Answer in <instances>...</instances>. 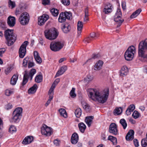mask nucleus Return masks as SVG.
<instances>
[{
    "label": "nucleus",
    "mask_w": 147,
    "mask_h": 147,
    "mask_svg": "<svg viewBox=\"0 0 147 147\" xmlns=\"http://www.w3.org/2000/svg\"><path fill=\"white\" fill-rule=\"evenodd\" d=\"M8 2L9 6L11 7V9H13L16 7V3L15 2L11 0H9Z\"/></svg>",
    "instance_id": "nucleus-48"
},
{
    "label": "nucleus",
    "mask_w": 147,
    "mask_h": 147,
    "mask_svg": "<svg viewBox=\"0 0 147 147\" xmlns=\"http://www.w3.org/2000/svg\"><path fill=\"white\" fill-rule=\"evenodd\" d=\"M122 16V13L120 9H118L115 13V14L114 16H118L120 17H121Z\"/></svg>",
    "instance_id": "nucleus-49"
},
{
    "label": "nucleus",
    "mask_w": 147,
    "mask_h": 147,
    "mask_svg": "<svg viewBox=\"0 0 147 147\" xmlns=\"http://www.w3.org/2000/svg\"><path fill=\"white\" fill-rule=\"evenodd\" d=\"M108 140L112 142L113 144L115 145L117 143V139L115 137L111 136H109L108 137Z\"/></svg>",
    "instance_id": "nucleus-38"
},
{
    "label": "nucleus",
    "mask_w": 147,
    "mask_h": 147,
    "mask_svg": "<svg viewBox=\"0 0 147 147\" xmlns=\"http://www.w3.org/2000/svg\"><path fill=\"white\" fill-rule=\"evenodd\" d=\"M138 56L143 58H147V38L141 41L138 48Z\"/></svg>",
    "instance_id": "nucleus-2"
},
{
    "label": "nucleus",
    "mask_w": 147,
    "mask_h": 147,
    "mask_svg": "<svg viewBox=\"0 0 147 147\" xmlns=\"http://www.w3.org/2000/svg\"><path fill=\"white\" fill-rule=\"evenodd\" d=\"M38 87L36 84H35L28 90V92L29 94H34L36 92Z\"/></svg>",
    "instance_id": "nucleus-26"
},
{
    "label": "nucleus",
    "mask_w": 147,
    "mask_h": 147,
    "mask_svg": "<svg viewBox=\"0 0 147 147\" xmlns=\"http://www.w3.org/2000/svg\"><path fill=\"white\" fill-rule=\"evenodd\" d=\"M114 20L116 22L118 23V24L117 25V27L120 26L122 23L124 21V20L122 19L121 17H119L116 16H114Z\"/></svg>",
    "instance_id": "nucleus-28"
},
{
    "label": "nucleus",
    "mask_w": 147,
    "mask_h": 147,
    "mask_svg": "<svg viewBox=\"0 0 147 147\" xmlns=\"http://www.w3.org/2000/svg\"><path fill=\"white\" fill-rule=\"evenodd\" d=\"M93 119L94 117L92 116H88L86 117L85 122L89 127L90 126Z\"/></svg>",
    "instance_id": "nucleus-25"
},
{
    "label": "nucleus",
    "mask_w": 147,
    "mask_h": 147,
    "mask_svg": "<svg viewBox=\"0 0 147 147\" xmlns=\"http://www.w3.org/2000/svg\"><path fill=\"white\" fill-rule=\"evenodd\" d=\"M140 115V113L136 111H134L132 115V116L135 119L138 118Z\"/></svg>",
    "instance_id": "nucleus-46"
},
{
    "label": "nucleus",
    "mask_w": 147,
    "mask_h": 147,
    "mask_svg": "<svg viewBox=\"0 0 147 147\" xmlns=\"http://www.w3.org/2000/svg\"><path fill=\"white\" fill-rule=\"evenodd\" d=\"M135 109V106L134 105L132 104L130 105L126 111V114L127 115L131 114Z\"/></svg>",
    "instance_id": "nucleus-27"
},
{
    "label": "nucleus",
    "mask_w": 147,
    "mask_h": 147,
    "mask_svg": "<svg viewBox=\"0 0 147 147\" xmlns=\"http://www.w3.org/2000/svg\"><path fill=\"white\" fill-rule=\"evenodd\" d=\"M134 144L136 147H138L139 146V143L138 140L136 139H134Z\"/></svg>",
    "instance_id": "nucleus-61"
},
{
    "label": "nucleus",
    "mask_w": 147,
    "mask_h": 147,
    "mask_svg": "<svg viewBox=\"0 0 147 147\" xmlns=\"http://www.w3.org/2000/svg\"><path fill=\"white\" fill-rule=\"evenodd\" d=\"M55 87H52V86L50 89H49V92L48 93V94L51 95V94H53V90Z\"/></svg>",
    "instance_id": "nucleus-55"
},
{
    "label": "nucleus",
    "mask_w": 147,
    "mask_h": 147,
    "mask_svg": "<svg viewBox=\"0 0 147 147\" xmlns=\"http://www.w3.org/2000/svg\"><path fill=\"white\" fill-rule=\"evenodd\" d=\"M109 131V132L114 135H116L118 134L117 126L115 123H112L110 124Z\"/></svg>",
    "instance_id": "nucleus-14"
},
{
    "label": "nucleus",
    "mask_w": 147,
    "mask_h": 147,
    "mask_svg": "<svg viewBox=\"0 0 147 147\" xmlns=\"http://www.w3.org/2000/svg\"><path fill=\"white\" fill-rule=\"evenodd\" d=\"M134 131L133 130L131 129L127 133L125 137L127 141L132 140L134 138Z\"/></svg>",
    "instance_id": "nucleus-16"
},
{
    "label": "nucleus",
    "mask_w": 147,
    "mask_h": 147,
    "mask_svg": "<svg viewBox=\"0 0 147 147\" xmlns=\"http://www.w3.org/2000/svg\"><path fill=\"white\" fill-rule=\"evenodd\" d=\"M60 115L66 118L67 117V114L65 110L64 109H60L59 110Z\"/></svg>",
    "instance_id": "nucleus-34"
},
{
    "label": "nucleus",
    "mask_w": 147,
    "mask_h": 147,
    "mask_svg": "<svg viewBox=\"0 0 147 147\" xmlns=\"http://www.w3.org/2000/svg\"><path fill=\"white\" fill-rule=\"evenodd\" d=\"M42 80V76L40 73L38 75H37L35 78V81L37 83L41 82Z\"/></svg>",
    "instance_id": "nucleus-37"
},
{
    "label": "nucleus",
    "mask_w": 147,
    "mask_h": 147,
    "mask_svg": "<svg viewBox=\"0 0 147 147\" xmlns=\"http://www.w3.org/2000/svg\"><path fill=\"white\" fill-rule=\"evenodd\" d=\"M4 36L6 39L7 44L8 46L12 45L16 40L17 36L13 33V30L7 29L4 32Z\"/></svg>",
    "instance_id": "nucleus-3"
},
{
    "label": "nucleus",
    "mask_w": 147,
    "mask_h": 147,
    "mask_svg": "<svg viewBox=\"0 0 147 147\" xmlns=\"http://www.w3.org/2000/svg\"><path fill=\"white\" fill-rule=\"evenodd\" d=\"M135 53V48L134 46H131L129 47L125 53L124 57L125 60L127 61L132 60Z\"/></svg>",
    "instance_id": "nucleus-5"
},
{
    "label": "nucleus",
    "mask_w": 147,
    "mask_h": 147,
    "mask_svg": "<svg viewBox=\"0 0 147 147\" xmlns=\"http://www.w3.org/2000/svg\"><path fill=\"white\" fill-rule=\"evenodd\" d=\"M120 123L123 126V128L125 129L127 125V123L125 120L123 119H121L119 121Z\"/></svg>",
    "instance_id": "nucleus-44"
},
{
    "label": "nucleus",
    "mask_w": 147,
    "mask_h": 147,
    "mask_svg": "<svg viewBox=\"0 0 147 147\" xmlns=\"http://www.w3.org/2000/svg\"><path fill=\"white\" fill-rule=\"evenodd\" d=\"M34 66V63L33 62H31V61H29L28 65V68H30Z\"/></svg>",
    "instance_id": "nucleus-58"
},
{
    "label": "nucleus",
    "mask_w": 147,
    "mask_h": 147,
    "mask_svg": "<svg viewBox=\"0 0 147 147\" xmlns=\"http://www.w3.org/2000/svg\"><path fill=\"white\" fill-rule=\"evenodd\" d=\"M79 139L78 136L76 133H74L71 137V142L73 144H76L78 142Z\"/></svg>",
    "instance_id": "nucleus-17"
},
{
    "label": "nucleus",
    "mask_w": 147,
    "mask_h": 147,
    "mask_svg": "<svg viewBox=\"0 0 147 147\" xmlns=\"http://www.w3.org/2000/svg\"><path fill=\"white\" fill-rule=\"evenodd\" d=\"M58 34V32L55 28L46 30L45 31V35L46 38L51 40L56 38Z\"/></svg>",
    "instance_id": "nucleus-4"
},
{
    "label": "nucleus",
    "mask_w": 147,
    "mask_h": 147,
    "mask_svg": "<svg viewBox=\"0 0 147 147\" xmlns=\"http://www.w3.org/2000/svg\"><path fill=\"white\" fill-rule=\"evenodd\" d=\"M50 0H42V4L45 5H48L50 3Z\"/></svg>",
    "instance_id": "nucleus-54"
},
{
    "label": "nucleus",
    "mask_w": 147,
    "mask_h": 147,
    "mask_svg": "<svg viewBox=\"0 0 147 147\" xmlns=\"http://www.w3.org/2000/svg\"><path fill=\"white\" fill-rule=\"evenodd\" d=\"M30 59L32 60L33 58L32 57H27L24 59L23 62V65L24 67H27V63L28 62H29V61H30L29 60Z\"/></svg>",
    "instance_id": "nucleus-33"
},
{
    "label": "nucleus",
    "mask_w": 147,
    "mask_h": 147,
    "mask_svg": "<svg viewBox=\"0 0 147 147\" xmlns=\"http://www.w3.org/2000/svg\"><path fill=\"white\" fill-rule=\"evenodd\" d=\"M11 68H8L6 69L5 70V73L6 74H8L11 71Z\"/></svg>",
    "instance_id": "nucleus-63"
},
{
    "label": "nucleus",
    "mask_w": 147,
    "mask_h": 147,
    "mask_svg": "<svg viewBox=\"0 0 147 147\" xmlns=\"http://www.w3.org/2000/svg\"><path fill=\"white\" fill-rule=\"evenodd\" d=\"M87 94L89 98L93 100H96L102 103H104L107 100L109 95L108 89H106L100 92L96 89L89 88L87 90Z\"/></svg>",
    "instance_id": "nucleus-1"
},
{
    "label": "nucleus",
    "mask_w": 147,
    "mask_h": 147,
    "mask_svg": "<svg viewBox=\"0 0 147 147\" xmlns=\"http://www.w3.org/2000/svg\"><path fill=\"white\" fill-rule=\"evenodd\" d=\"M33 140V137L32 136H28L26 137L23 140L22 143L24 144H27L31 143Z\"/></svg>",
    "instance_id": "nucleus-22"
},
{
    "label": "nucleus",
    "mask_w": 147,
    "mask_h": 147,
    "mask_svg": "<svg viewBox=\"0 0 147 147\" xmlns=\"http://www.w3.org/2000/svg\"><path fill=\"white\" fill-rule=\"evenodd\" d=\"M122 109L121 107L116 108L114 110L115 115H119L121 114L122 112Z\"/></svg>",
    "instance_id": "nucleus-43"
},
{
    "label": "nucleus",
    "mask_w": 147,
    "mask_h": 147,
    "mask_svg": "<svg viewBox=\"0 0 147 147\" xmlns=\"http://www.w3.org/2000/svg\"><path fill=\"white\" fill-rule=\"evenodd\" d=\"M90 37H88L85 38L84 42L85 43H89L93 40L99 37V34L98 33H95L93 32L91 33L90 34Z\"/></svg>",
    "instance_id": "nucleus-12"
},
{
    "label": "nucleus",
    "mask_w": 147,
    "mask_h": 147,
    "mask_svg": "<svg viewBox=\"0 0 147 147\" xmlns=\"http://www.w3.org/2000/svg\"><path fill=\"white\" fill-rule=\"evenodd\" d=\"M5 11V8L0 7V16H1L4 14Z\"/></svg>",
    "instance_id": "nucleus-60"
},
{
    "label": "nucleus",
    "mask_w": 147,
    "mask_h": 147,
    "mask_svg": "<svg viewBox=\"0 0 147 147\" xmlns=\"http://www.w3.org/2000/svg\"><path fill=\"white\" fill-rule=\"evenodd\" d=\"M42 134L47 136H49L52 134V129L45 124H43L41 127Z\"/></svg>",
    "instance_id": "nucleus-11"
},
{
    "label": "nucleus",
    "mask_w": 147,
    "mask_h": 147,
    "mask_svg": "<svg viewBox=\"0 0 147 147\" xmlns=\"http://www.w3.org/2000/svg\"><path fill=\"white\" fill-rule=\"evenodd\" d=\"M142 11L141 9H139L136 10L135 12L137 15H138Z\"/></svg>",
    "instance_id": "nucleus-64"
},
{
    "label": "nucleus",
    "mask_w": 147,
    "mask_h": 147,
    "mask_svg": "<svg viewBox=\"0 0 147 147\" xmlns=\"http://www.w3.org/2000/svg\"><path fill=\"white\" fill-rule=\"evenodd\" d=\"M112 5L109 3L105 7L104 9L103 12H104L105 14H108L112 11Z\"/></svg>",
    "instance_id": "nucleus-29"
},
{
    "label": "nucleus",
    "mask_w": 147,
    "mask_h": 147,
    "mask_svg": "<svg viewBox=\"0 0 147 147\" xmlns=\"http://www.w3.org/2000/svg\"><path fill=\"white\" fill-rule=\"evenodd\" d=\"M34 56L35 60L37 63L40 64L42 63V59L40 57L39 54L37 51H34Z\"/></svg>",
    "instance_id": "nucleus-21"
},
{
    "label": "nucleus",
    "mask_w": 147,
    "mask_h": 147,
    "mask_svg": "<svg viewBox=\"0 0 147 147\" xmlns=\"http://www.w3.org/2000/svg\"><path fill=\"white\" fill-rule=\"evenodd\" d=\"M36 72V70L34 69H31L28 74L27 72L26 71H25L22 82V85L24 86L26 83L28 81V78L30 77V80H31L32 79L33 76L35 74Z\"/></svg>",
    "instance_id": "nucleus-8"
},
{
    "label": "nucleus",
    "mask_w": 147,
    "mask_h": 147,
    "mask_svg": "<svg viewBox=\"0 0 147 147\" xmlns=\"http://www.w3.org/2000/svg\"><path fill=\"white\" fill-rule=\"evenodd\" d=\"M51 14L54 16H57L59 14V11L58 9L55 8H52L51 10Z\"/></svg>",
    "instance_id": "nucleus-41"
},
{
    "label": "nucleus",
    "mask_w": 147,
    "mask_h": 147,
    "mask_svg": "<svg viewBox=\"0 0 147 147\" xmlns=\"http://www.w3.org/2000/svg\"><path fill=\"white\" fill-rule=\"evenodd\" d=\"M61 2L64 5H68L70 4L69 0H62Z\"/></svg>",
    "instance_id": "nucleus-52"
},
{
    "label": "nucleus",
    "mask_w": 147,
    "mask_h": 147,
    "mask_svg": "<svg viewBox=\"0 0 147 147\" xmlns=\"http://www.w3.org/2000/svg\"><path fill=\"white\" fill-rule=\"evenodd\" d=\"M75 114L77 117L79 118L82 114V110L80 108H77L75 111Z\"/></svg>",
    "instance_id": "nucleus-40"
},
{
    "label": "nucleus",
    "mask_w": 147,
    "mask_h": 147,
    "mask_svg": "<svg viewBox=\"0 0 147 147\" xmlns=\"http://www.w3.org/2000/svg\"><path fill=\"white\" fill-rule=\"evenodd\" d=\"M5 93L6 96H9L13 93V92L9 90H6Z\"/></svg>",
    "instance_id": "nucleus-53"
},
{
    "label": "nucleus",
    "mask_w": 147,
    "mask_h": 147,
    "mask_svg": "<svg viewBox=\"0 0 147 147\" xmlns=\"http://www.w3.org/2000/svg\"><path fill=\"white\" fill-rule=\"evenodd\" d=\"M60 79L59 78H58L56 79L53 83L52 84V87H55L56 86L57 84L58 83L60 82Z\"/></svg>",
    "instance_id": "nucleus-51"
},
{
    "label": "nucleus",
    "mask_w": 147,
    "mask_h": 147,
    "mask_svg": "<svg viewBox=\"0 0 147 147\" xmlns=\"http://www.w3.org/2000/svg\"><path fill=\"white\" fill-rule=\"evenodd\" d=\"M12 107V105L11 103H9L6 105V108L7 110H8L11 109Z\"/></svg>",
    "instance_id": "nucleus-59"
},
{
    "label": "nucleus",
    "mask_w": 147,
    "mask_h": 147,
    "mask_svg": "<svg viewBox=\"0 0 147 147\" xmlns=\"http://www.w3.org/2000/svg\"><path fill=\"white\" fill-rule=\"evenodd\" d=\"M16 129L15 127L13 125H11L10 126L9 129V131L13 133V132H16Z\"/></svg>",
    "instance_id": "nucleus-50"
},
{
    "label": "nucleus",
    "mask_w": 147,
    "mask_h": 147,
    "mask_svg": "<svg viewBox=\"0 0 147 147\" xmlns=\"http://www.w3.org/2000/svg\"><path fill=\"white\" fill-rule=\"evenodd\" d=\"M78 126L80 131L82 133H84L86 128V126L83 123L81 122L78 124Z\"/></svg>",
    "instance_id": "nucleus-30"
},
{
    "label": "nucleus",
    "mask_w": 147,
    "mask_h": 147,
    "mask_svg": "<svg viewBox=\"0 0 147 147\" xmlns=\"http://www.w3.org/2000/svg\"><path fill=\"white\" fill-rule=\"evenodd\" d=\"M66 19L63 12L61 13L58 19L59 22L60 23L64 22L65 21Z\"/></svg>",
    "instance_id": "nucleus-32"
},
{
    "label": "nucleus",
    "mask_w": 147,
    "mask_h": 147,
    "mask_svg": "<svg viewBox=\"0 0 147 147\" xmlns=\"http://www.w3.org/2000/svg\"><path fill=\"white\" fill-rule=\"evenodd\" d=\"M128 71L127 67L125 66H123L120 71V75L121 76H123L126 75L128 73Z\"/></svg>",
    "instance_id": "nucleus-23"
},
{
    "label": "nucleus",
    "mask_w": 147,
    "mask_h": 147,
    "mask_svg": "<svg viewBox=\"0 0 147 147\" xmlns=\"http://www.w3.org/2000/svg\"><path fill=\"white\" fill-rule=\"evenodd\" d=\"M67 69V66L64 65L61 67L57 72L55 77H58L63 74Z\"/></svg>",
    "instance_id": "nucleus-19"
},
{
    "label": "nucleus",
    "mask_w": 147,
    "mask_h": 147,
    "mask_svg": "<svg viewBox=\"0 0 147 147\" xmlns=\"http://www.w3.org/2000/svg\"><path fill=\"white\" fill-rule=\"evenodd\" d=\"M93 79V77L90 74L87 75L86 78H84V81L87 83H88L92 81Z\"/></svg>",
    "instance_id": "nucleus-42"
},
{
    "label": "nucleus",
    "mask_w": 147,
    "mask_h": 147,
    "mask_svg": "<svg viewBox=\"0 0 147 147\" xmlns=\"http://www.w3.org/2000/svg\"><path fill=\"white\" fill-rule=\"evenodd\" d=\"M83 22L81 21H78L77 24V29L78 31V33H79L80 34L81 33V31L83 28Z\"/></svg>",
    "instance_id": "nucleus-39"
},
{
    "label": "nucleus",
    "mask_w": 147,
    "mask_h": 147,
    "mask_svg": "<svg viewBox=\"0 0 147 147\" xmlns=\"http://www.w3.org/2000/svg\"><path fill=\"white\" fill-rule=\"evenodd\" d=\"M103 64L102 61L99 60L95 64L94 67V69L96 71L100 70L102 68Z\"/></svg>",
    "instance_id": "nucleus-18"
},
{
    "label": "nucleus",
    "mask_w": 147,
    "mask_h": 147,
    "mask_svg": "<svg viewBox=\"0 0 147 147\" xmlns=\"http://www.w3.org/2000/svg\"><path fill=\"white\" fill-rule=\"evenodd\" d=\"M141 145L143 147H147V139L145 138L142 140Z\"/></svg>",
    "instance_id": "nucleus-47"
},
{
    "label": "nucleus",
    "mask_w": 147,
    "mask_h": 147,
    "mask_svg": "<svg viewBox=\"0 0 147 147\" xmlns=\"http://www.w3.org/2000/svg\"><path fill=\"white\" fill-rule=\"evenodd\" d=\"M22 109L21 107H18L16 109L13 111L12 117L10 121L11 122H17L20 120V116L21 115Z\"/></svg>",
    "instance_id": "nucleus-6"
},
{
    "label": "nucleus",
    "mask_w": 147,
    "mask_h": 147,
    "mask_svg": "<svg viewBox=\"0 0 147 147\" xmlns=\"http://www.w3.org/2000/svg\"><path fill=\"white\" fill-rule=\"evenodd\" d=\"M100 56V55L99 54H93L91 58L89 59L88 60L86 61L85 62L83 65L86 64L88 62H91L92 61V59H95L98 58Z\"/></svg>",
    "instance_id": "nucleus-36"
},
{
    "label": "nucleus",
    "mask_w": 147,
    "mask_h": 147,
    "mask_svg": "<svg viewBox=\"0 0 147 147\" xmlns=\"http://www.w3.org/2000/svg\"><path fill=\"white\" fill-rule=\"evenodd\" d=\"M63 13L66 19H67L69 20L72 19V14L70 12L65 11Z\"/></svg>",
    "instance_id": "nucleus-35"
},
{
    "label": "nucleus",
    "mask_w": 147,
    "mask_h": 147,
    "mask_svg": "<svg viewBox=\"0 0 147 147\" xmlns=\"http://www.w3.org/2000/svg\"><path fill=\"white\" fill-rule=\"evenodd\" d=\"M49 16L47 14H44L38 18V24L40 26H42L48 19Z\"/></svg>",
    "instance_id": "nucleus-13"
},
{
    "label": "nucleus",
    "mask_w": 147,
    "mask_h": 147,
    "mask_svg": "<svg viewBox=\"0 0 147 147\" xmlns=\"http://www.w3.org/2000/svg\"><path fill=\"white\" fill-rule=\"evenodd\" d=\"M28 44V42L27 41H25L21 45L19 50V57L23 58L26 53V47Z\"/></svg>",
    "instance_id": "nucleus-10"
},
{
    "label": "nucleus",
    "mask_w": 147,
    "mask_h": 147,
    "mask_svg": "<svg viewBox=\"0 0 147 147\" xmlns=\"http://www.w3.org/2000/svg\"><path fill=\"white\" fill-rule=\"evenodd\" d=\"M6 50L4 48H2L0 49V56L1 57H2L3 56V54Z\"/></svg>",
    "instance_id": "nucleus-56"
},
{
    "label": "nucleus",
    "mask_w": 147,
    "mask_h": 147,
    "mask_svg": "<svg viewBox=\"0 0 147 147\" xmlns=\"http://www.w3.org/2000/svg\"><path fill=\"white\" fill-rule=\"evenodd\" d=\"M18 75L17 74H14L11 78L10 83L12 85H15L18 80Z\"/></svg>",
    "instance_id": "nucleus-24"
},
{
    "label": "nucleus",
    "mask_w": 147,
    "mask_h": 147,
    "mask_svg": "<svg viewBox=\"0 0 147 147\" xmlns=\"http://www.w3.org/2000/svg\"><path fill=\"white\" fill-rule=\"evenodd\" d=\"M53 142L54 144L56 146H59L60 143V141L57 139L55 140Z\"/></svg>",
    "instance_id": "nucleus-57"
},
{
    "label": "nucleus",
    "mask_w": 147,
    "mask_h": 147,
    "mask_svg": "<svg viewBox=\"0 0 147 147\" xmlns=\"http://www.w3.org/2000/svg\"><path fill=\"white\" fill-rule=\"evenodd\" d=\"M62 29L64 33H67L70 32L71 30V26L68 23H65L63 25Z\"/></svg>",
    "instance_id": "nucleus-20"
},
{
    "label": "nucleus",
    "mask_w": 147,
    "mask_h": 147,
    "mask_svg": "<svg viewBox=\"0 0 147 147\" xmlns=\"http://www.w3.org/2000/svg\"><path fill=\"white\" fill-rule=\"evenodd\" d=\"M16 19L14 17L9 16L7 18V23L10 27H13L16 23Z\"/></svg>",
    "instance_id": "nucleus-15"
},
{
    "label": "nucleus",
    "mask_w": 147,
    "mask_h": 147,
    "mask_svg": "<svg viewBox=\"0 0 147 147\" xmlns=\"http://www.w3.org/2000/svg\"><path fill=\"white\" fill-rule=\"evenodd\" d=\"M29 20V14L27 12H25L21 14L18 20L22 25H25L28 24Z\"/></svg>",
    "instance_id": "nucleus-7"
},
{
    "label": "nucleus",
    "mask_w": 147,
    "mask_h": 147,
    "mask_svg": "<svg viewBox=\"0 0 147 147\" xmlns=\"http://www.w3.org/2000/svg\"><path fill=\"white\" fill-rule=\"evenodd\" d=\"M85 15L84 19V22H87L89 20L88 9V7H86L84 10Z\"/></svg>",
    "instance_id": "nucleus-31"
},
{
    "label": "nucleus",
    "mask_w": 147,
    "mask_h": 147,
    "mask_svg": "<svg viewBox=\"0 0 147 147\" xmlns=\"http://www.w3.org/2000/svg\"><path fill=\"white\" fill-rule=\"evenodd\" d=\"M138 15H137L135 12H134L130 16V18H133L136 17Z\"/></svg>",
    "instance_id": "nucleus-62"
},
{
    "label": "nucleus",
    "mask_w": 147,
    "mask_h": 147,
    "mask_svg": "<svg viewBox=\"0 0 147 147\" xmlns=\"http://www.w3.org/2000/svg\"><path fill=\"white\" fill-rule=\"evenodd\" d=\"M75 89L74 88H72L69 93L70 96L73 98H74L76 96V94L75 92Z\"/></svg>",
    "instance_id": "nucleus-45"
},
{
    "label": "nucleus",
    "mask_w": 147,
    "mask_h": 147,
    "mask_svg": "<svg viewBox=\"0 0 147 147\" xmlns=\"http://www.w3.org/2000/svg\"><path fill=\"white\" fill-rule=\"evenodd\" d=\"M64 46L63 44L60 42H52L50 45V48L54 51H57L60 50Z\"/></svg>",
    "instance_id": "nucleus-9"
}]
</instances>
